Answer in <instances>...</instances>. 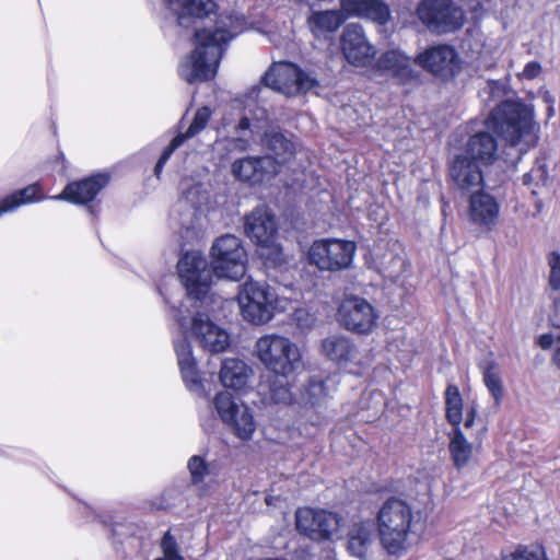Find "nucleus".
<instances>
[{"instance_id": "obj_33", "label": "nucleus", "mask_w": 560, "mask_h": 560, "mask_svg": "<svg viewBox=\"0 0 560 560\" xmlns=\"http://www.w3.org/2000/svg\"><path fill=\"white\" fill-rule=\"evenodd\" d=\"M524 185L530 188L533 196H545L551 191V179L548 175L545 159H537L532 170L523 177Z\"/></svg>"}, {"instance_id": "obj_34", "label": "nucleus", "mask_w": 560, "mask_h": 560, "mask_svg": "<svg viewBox=\"0 0 560 560\" xmlns=\"http://www.w3.org/2000/svg\"><path fill=\"white\" fill-rule=\"evenodd\" d=\"M329 397L325 382L311 378L303 387L299 402L312 409H320L327 405Z\"/></svg>"}, {"instance_id": "obj_17", "label": "nucleus", "mask_w": 560, "mask_h": 560, "mask_svg": "<svg viewBox=\"0 0 560 560\" xmlns=\"http://www.w3.org/2000/svg\"><path fill=\"white\" fill-rule=\"evenodd\" d=\"M232 173L240 180L256 185L275 177L278 174V164L270 155L246 156L233 162Z\"/></svg>"}, {"instance_id": "obj_30", "label": "nucleus", "mask_w": 560, "mask_h": 560, "mask_svg": "<svg viewBox=\"0 0 560 560\" xmlns=\"http://www.w3.org/2000/svg\"><path fill=\"white\" fill-rule=\"evenodd\" d=\"M252 374V369L242 360L225 359L220 371V380L223 386L233 389H242Z\"/></svg>"}, {"instance_id": "obj_25", "label": "nucleus", "mask_w": 560, "mask_h": 560, "mask_svg": "<svg viewBox=\"0 0 560 560\" xmlns=\"http://www.w3.org/2000/svg\"><path fill=\"white\" fill-rule=\"evenodd\" d=\"M345 16L340 11H314L307 19V26L316 39L329 40L343 23Z\"/></svg>"}, {"instance_id": "obj_31", "label": "nucleus", "mask_w": 560, "mask_h": 560, "mask_svg": "<svg viewBox=\"0 0 560 560\" xmlns=\"http://www.w3.org/2000/svg\"><path fill=\"white\" fill-rule=\"evenodd\" d=\"M377 68L400 81H407L413 77L410 59L399 50L384 52L377 60Z\"/></svg>"}, {"instance_id": "obj_32", "label": "nucleus", "mask_w": 560, "mask_h": 560, "mask_svg": "<svg viewBox=\"0 0 560 560\" xmlns=\"http://www.w3.org/2000/svg\"><path fill=\"white\" fill-rule=\"evenodd\" d=\"M168 9L177 15L179 24L185 23L186 18L207 16L214 9L211 0H163Z\"/></svg>"}, {"instance_id": "obj_52", "label": "nucleus", "mask_w": 560, "mask_h": 560, "mask_svg": "<svg viewBox=\"0 0 560 560\" xmlns=\"http://www.w3.org/2000/svg\"><path fill=\"white\" fill-rule=\"evenodd\" d=\"M544 98H545V102L549 103V107H548V116L551 117L553 116V106H552V98H551V95L548 93V92H545L544 93Z\"/></svg>"}, {"instance_id": "obj_47", "label": "nucleus", "mask_w": 560, "mask_h": 560, "mask_svg": "<svg viewBox=\"0 0 560 560\" xmlns=\"http://www.w3.org/2000/svg\"><path fill=\"white\" fill-rule=\"evenodd\" d=\"M505 92V86L499 82H489L482 93L491 98H500Z\"/></svg>"}, {"instance_id": "obj_19", "label": "nucleus", "mask_w": 560, "mask_h": 560, "mask_svg": "<svg viewBox=\"0 0 560 560\" xmlns=\"http://www.w3.org/2000/svg\"><path fill=\"white\" fill-rule=\"evenodd\" d=\"M110 175L106 172L94 174L79 182L68 184L62 192L52 197L56 200H67L83 205L92 201L97 194L107 186Z\"/></svg>"}, {"instance_id": "obj_54", "label": "nucleus", "mask_w": 560, "mask_h": 560, "mask_svg": "<svg viewBox=\"0 0 560 560\" xmlns=\"http://www.w3.org/2000/svg\"><path fill=\"white\" fill-rule=\"evenodd\" d=\"M552 361L560 369V346L556 349Z\"/></svg>"}, {"instance_id": "obj_49", "label": "nucleus", "mask_w": 560, "mask_h": 560, "mask_svg": "<svg viewBox=\"0 0 560 560\" xmlns=\"http://www.w3.org/2000/svg\"><path fill=\"white\" fill-rule=\"evenodd\" d=\"M553 343V337L549 334H546V335H541L538 339V345L542 348V349H548L552 346Z\"/></svg>"}, {"instance_id": "obj_7", "label": "nucleus", "mask_w": 560, "mask_h": 560, "mask_svg": "<svg viewBox=\"0 0 560 560\" xmlns=\"http://www.w3.org/2000/svg\"><path fill=\"white\" fill-rule=\"evenodd\" d=\"M192 307L195 310L198 308L197 305H192ZM174 317L176 318L180 329H183V332H185L187 328L190 329L195 340L203 350L211 353H219L228 349L230 345L229 332L213 322L209 314L195 311L190 319L187 320L186 317L182 315V311L176 310Z\"/></svg>"}, {"instance_id": "obj_45", "label": "nucleus", "mask_w": 560, "mask_h": 560, "mask_svg": "<svg viewBox=\"0 0 560 560\" xmlns=\"http://www.w3.org/2000/svg\"><path fill=\"white\" fill-rule=\"evenodd\" d=\"M180 140H182V138H174L171 141L170 145L165 149V151L163 152V154L161 155V158L159 159V161L154 167V173L156 176H160L164 164L171 158L174 150L180 145Z\"/></svg>"}, {"instance_id": "obj_44", "label": "nucleus", "mask_w": 560, "mask_h": 560, "mask_svg": "<svg viewBox=\"0 0 560 560\" xmlns=\"http://www.w3.org/2000/svg\"><path fill=\"white\" fill-rule=\"evenodd\" d=\"M550 267L549 273V285L552 290H560V255L558 253H551L548 258Z\"/></svg>"}, {"instance_id": "obj_12", "label": "nucleus", "mask_w": 560, "mask_h": 560, "mask_svg": "<svg viewBox=\"0 0 560 560\" xmlns=\"http://www.w3.org/2000/svg\"><path fill=\"white\" fill-rule=\"evenodd\" d=\"M266 88L278 91L287 96L307 92L316 85V80L302 72L290 62H278L270 67L264 77Z\"/></svg>"}, {"instance_id": "obj_51", "label": "nucleus", "mask_w": 560, "mask_h": 560, "mask_svg": "<svg viewBox=\"0 0 560 560\" xmlns=\"http://www.w3.org/2000/svg\"><path fill=\"white\" fill-rule=\"evenodd\" d=\"M232 143H233V145H234V148H235V149H238V150H241V151L246 150V149H247V147H248V142H247V140L242 139V138H240V139H234V140L232 141Z\"/></svg>"}, {"instance_id": "obj_26", "label": "nucleus", "mask_w": 560, "mask_h": 560, "mask_svg": "<svg viewBox=\"0 0 560 560\" xmlns=\"http://www.w3.org/2000/svg\"><path fill=\"white\" fill-rule=\"evenodd\" d=\"M174 348L177 355L178 366L182 372L184 382L190 390H197L200 387V378L192 355L191 345L185 337L175 339Z\"/></svg>"}, {"instance_id": "obj_39", "label": "nucleus", "mask_w": 560, "mask_h": 560, "mask_svg": "<svg viewBox=\"0 0 560 560\" xmlns=\"http://www.w3.org/2000/svg\"><path fill=\"white\" fill-rule=\"evenodd\" d=\"M502 560H547V557L541 546H518L515 551L503 553Z\"/></svg>"}, {"instance_id": "obj_55", "label": "nucleus", "mask_w": 560, "mask_h": 560, "mask_svg": "<svg viewBox=\"0 0 560 560\" xmlns=\"http://www.w3.org/2000/svg\"><path fill=\"white\" fill-rule=\"evenodd\" d=\"M541 208H542V203H541V201H537V202H536V209H537V212H540V211H541Z\"/></svg>"}, {"instance_id": "obj_48", "label": "nucleus", "mask_w": 560, "mask_h": 560, "mask_svg": "<svg viewBox=\"0 0 560 560\" xmlns=\"http://www.w3.org/2000/svg\"><path fill=\"white\" fill-rule=\"evenodd\" d=\"M476 408L474 406H470L467 408L466 418L464 420V427L466 429H469L472 427L475 418H476Z\"/></svg>"}, {"instance_id": "obj_8", "label": "nucleus", "mask_w": 560, "mask_h": 560, "mask_svg": "<svg viewBox=\"0 0 560 560\" xmlns=\"http://www.w3.org/2000/svg\"><path fill=\"white\" fill-rule=\"evenodd\" d=\"M355 250L357 246L351 241L323 238L311 245L307 256L319 270L339 271L351 265Z\"/></svg>"}, {"instance_id": "obj_2", "label": "nucleus", "mask_w": 560, "mask_h": 560, "mask_svg": "<svg viewBox=\"0 0 560 560\" xmlns=\"http://www.w3.org/2000/svg\"><path fill=\"white\" fill-rule=\"evenodd\" d=\"M237 20L221 19L215 30H200L195 33L196 48L179 65V75L188 83L214 78L224 45L238 32Z\"/></svg>"}, {"instance_id": "obj_15", "label": "nucleus", "mask_w": 560, "mask_h": 560, "mask_svg": "<svg viewBox=\"0 0 560 560\" xmlns=\"http://www.w3.org/2000/svg\"><path fill=\"white\" fill-rule=\"evenodd\" d=\"M415 62L432 74L448 79L459 70V58L450 45H435L420 52Z\"/></svg>"}, {"instance_id": "obj_38", "label": "nucleus", "mask_w": 560, "mask_h": 560, "mask_svg": "<svg viewBox=\"0 0 560 560\" xmlns=\"http://www.w3.org/2000/svg\"><path fill=\"white\" fill-rule=\"evenodd\" d=\"M211 115H212V112L209 107L203 106V107L199 108L196 112L195 117H194L190 126L188 127L187 131L184 133H178L175 138H182V140H180V144H182L185 140L195 137L201 130L205 129V127L207 126V124L209 122V120L211 118Z\"/></svg>"}, {"instance_id": "obj_27", "label": "nucleus", "mask_w": 560, "mask_h": 560, "mask_svg": "<svg viewBox=\"0 0 560 560\" xmlns=\"http://www.w3.org/2000/svg\"><path fill=\"white\" fill-rule=\"evenodd\" d=\"M342 10L348 14L371 19L385 24L389 19L387 5L380 0H341Z\"/></svg>"}, {"instance_id": "obj_37", "label": "nucleus", "mask_w": 560, "mask_h": 560, "mask_svg": "<svg viewBox=\"0 0 560 560\" xmlns=\"http://www.w3.org/2000/svg\"><path fill=\"white\" fill-rule=\"evenodd\" d=\"M483 383L495 405H500L504 396V387L498 363L489 362L482 370Z\"/></svg>"}, {"instance_id": "obj_14", "label": "nucleus", "mask_w": 560, "mask_h": 560, "mask_svg": "<svg viewBox=\"0 0 560 560\" xmlns=\"http://www.w3.org/2000/svg\"><path fill=\"white\" fill-rule=\"evenodd\" d=\"M340 43L346 60L354 67H368L376 55L375 47L369 42L359 24L347 25L341 34Z\"/></svg>"}, {"instance_id": "obj_16", "label": "nucleus", "mask_w": 560, "mask_h": 560, "mask_svg": "<svg viewBox=\"0 0 560 560\" xmlns=\"http://www.w3.org/2000/svg\"><path fill=\"white\" fill-rule=\"evenodd\" d=\"M244 231L260 247L275 248L277 225L275 215L267 207H257L245 218Z\"/></svg>"}, {"instance_id": "obj_29", "label": "nucleus", "mask_w": 560, "mask_h": 560, "mask_svg": "<svg viewBox=\"0 0 560 560\" xmlns=\"http://www.w3.org/2000/svg\"><path fill=\"white\" fill-rule=\"evenodd\" d=\"M262 147L278 164V173L281 166L290 161L295 153L294 143L280 132L266 133L261 140Z\"/></svg>"}, {"instance_id": "obj_1", "label": "nucleus", "mask_w": 560, "mask_h": 560, "mask_svg": "<svg viewBox=\"0 0 560 560\" xmlns=\"http://www.w3.org/2000/svg\"><path fill=\"white\" fill-rule=\"evenodd\" d=\"M247 255L238 237L226 234L218 237L211 247V268L198 252L185 253L178 261V275L189 296L202 302L218 278L240 280L246 271Z\"/></svg>"}, {"instance_id": "obj_42", "label": "nucleus", "mask_w": 560, "mask_h": 560, "mask_svg": "<svg viewBox=\"0 0 560 560\" xmlns=\"http://www.w3.org/2000/svg\"><path fill=\"white\" fill-rule=\"evenodd\" d=\"M188 470L190 472L191 482L197 485L203 481L206 476L209 474V468L200 456H192L188 460Z\"/></svg>"}, {"instance_id": "obj_50", "label": "nucleus", "mask_w": 560, "mask_h": 560, "mask_svg": "<svg viewBox=\"0 0 560 560\" xmlns=\"http://www.w3.org/2000/svg\"><path fill=\"white\" fill-rule=\"evenodd\" d=\"M266 118H267V112L262 107H258L253 115V119L256 121H261V120H265Z\"/></svg>"}, {"instance_id": "obj_18", "label": "nucleus", "mask_w": 560, "mask_h": 560, "mask_svg": "<svg viewBox=\"0 0 560 560\" xmlns=\"http://www.w3.org/2000/svg\"><path fill=\"white\" fill-rule=\"evenodd\" d=\"M450 176L455 187L463 192L480 190L483 185V176L480 165L466 154H456L450 165Z\"/></svg>"}, {"instance_id": "obj_10", "label": "nucleus", "mask_w": 560, "mask_h": 560, "mask_svg": "<svg viewBox=\"0 0 560 560\" xmlns=\"http://www.w3.org/2000/svg\"><path fill=\"white\" fill-rule=\"evenodd\" d=\"M339 324L347 330L368 335L376 326L378 314L374 306L359 295H347L338 306Z\"/></svg>"}, {"instance_id": "obj_46", "label": "nucleus", "mask_w": 560, "mask_h": 560, "mask_svg": "<svg viewBox=\"0 0 560 560\" xmlns=\"http://www.w3.org/2000/svg\"><path fill=\"white\" fill-rule=\"evenodd\" d=\"M540 71H541L540 65L536 61H530L524 67L522 73H520V78L532 80V79L537 78L539 75Z\"/></svg>"}, {"instance_id": "obj_36", "label": "nucleus", "mask_w": 560, "mask_h": 560, "mask_svg": "<svg viewBox=\"0 0 560 560\" xmlns=\"http://www.w3.org/2000/svg\"><path fill=\"white\" fill-rule=\"evenodd\" d=\"M463 398L456 385H448L445 390V415L453 429L460 428L464 420Z\"/></svg>"}, {"instance_id": "obj_35", "label": "nucleus", "mask_w": 560, "mask_h": 560, "mask_svg": "<svg viewBox=\"0 0 560 560\" xmlns=\"http://www.w3.org/2000/svg\"><path fill=\"white\" fill-rule=\"evenodd\" d=\"M44 199L40 187L32 184L23 189L16 190L12 195L0 201V215L12 212L19 207Z\"/></svg>"}, {"instance_id": "obj_9", "label": "nucleus", "mask_w": 560, "mask_h": 560, "mask_svg": "<svg viewBox=\"0 0 560 560\" xmlns=\"http://www.w3.org/2000/svg\"><path fill=\"white\" fill-rule=\"evenodd\" d=\"M213 405L222 422L242 441L252 440L257 423L252 409L228 392L218 393Z\"/></svg>"}, {"instance_id": "obj_3", "label": "nucleus", "mask_w": 560, "mask_h": 560, "mask_svg": "<svg viewBox=\"0 0 560 560\" xmlns=\"http://www.w3.org/2000/svg\"><path fill=\"white\" fill-rule=\"evenodd\" d=\"M486 124L516 150L517 160L538 142L539 126L534 120L532 105L503 101L491 110Z\"/></svg>"}, {"instance_id": "obj_41", "label": "nucleus", "mask_w": 560, "mask_h": 560, "mask_svg": "<svg viewBox=\"0 0 560 560\" xmlns=\"http://www.w3.org/2000/svg\"><path fill=\"white\" fill-rule=\"evenodd\" d=\"M408 265L402 257H392L388 264L384 265L381 272L384 278L388 279L393 283L399 282L407 271Z\"/></svg>"}, {"instance_id": "obj_40", "label": "nucleus", "mask_w": 560, "mask_h": 560, "mask_svg": "<svg viewBox=\"0 0 560 560\" xmlns=\"http://www.w3.org/2000/svg\"><path fill=\"white\" fill-rule=\"evenodd\" d=\"M269 396L271 401L278 405L287 406L293 404L295 400L288 382L284 380H276L270 385Z\"/></svg>"}, {"instance_id": "obj_28", "label": "nucleus", "mask_w": 560, "mask_h": 560, "mask_svg": "<svg viewBox=\"0 0 560 560\" xmlns=\"http://www.w3.org/2000/svg\"><path fill=\"white\" fill-rule=\"evenodd\" d=\"M374 540V525L370 521L354 523L349 532L348 550L358 558H365Z\"/></svg>"}, {"instance_id": "obj_20", "label": "nucleus", "mask_w": 560, "mask_h": 560, "mask_svg": "<svg viewBox=\"0 0 560 560\" xmlns=\"http://www.w3.org/2000/svg\"><path fill=\"white\" fill-rule=\"evenodd\" d=\"M183 197L179 201L180 207L188 206L187 212L179 219V225L189 233L194 231L200 221L201 207L208 201V191L201 184H182Z\"/></svg>"}, {"instance_id": "obj_23", "label": "nucleus", "mask_w": 560, "mask_h": 560, "mask_svg": "<svg viewBox=\"0 0 560 560\" xmlns=\"http://www.w3.org/2000/svg\"><path fill=\"white\" fill-rule=\"evenodd\" d=\"M479 191L474 190L470 196V219L477 224L491 226L497 222L499 205L492 196Z\"/></svg>"}, {"instance_id": "obj_53", "label": "nucleus", "mask_w": 560, "mask_h": 560, "mask_svg": "<svg viewBox=\"0 0 560 560\" xmlns=\"http://www.w3.org/2000/svg\"><path fill=\"white\" fill-rule=\"evenodd\" d=\"M249 128H250V118L247 116H244L238 124V129L245 130V129H249Z\"/></svg>"}, {"instance_id": "obj_4", "label": "nucleus", "mask_w": 560, "mask_h": 560, "mask_svg": "<svg viewBox=\"0 0 560 560\" xmlns=\"http://www.w3.org/2000/svg\"><path fill=\"white\" fill-rule=\"evenodd\" d=\"M292 296H280L276 289L266 282L246 280L236 296L242 318L252 325L269 323L277 312L287 310Z\"/></svg>"}, {"instance_id": "obj_13", "label": "nucleus", "mask_w": 560, "mask_h": 560, "mask_svg": "<svg viewBox=\"0 0 560 560\" xmlns=\"http://www.w3.org/2000/svg\"><path fill=\"white\" fill-rule=\"evenodd\" d=\"M296 529L313 540L332 539L341 528L342 518L332 512L301 508L295 513Z\"/></svg>"}, {"instance_id": "obj_22", "label": "nucleus", "mask_w": 560, "mask_h": 560, "mask_svg": "<svg viewBox=\"0 0 560 560\" xmlns=\"http://www.w3.org/2000/svg\"><path fill=\"white\" fill-rule=\"evenodd\" d=\"M480 444L478 439L468 441L462 428L453 429L448 434V452L454 466L457 469L466 467L479 452Z\"/></svg>"}, {"instance_id": "obj_5", "label": "nucleus", "mask_w": 560, "mask_h": 560, "mask_svg": "<svg viewBox=\"0 0 560 560\" xmlns=\"http://www.w3.org/2000/svg\"><path fill=\"white\" fill-rule=\"evenodd\" d=\"M413 512L411 506L396 498L383 503L377 513L380 541L389 555H400L408 547Z\"/></svg>"}, {"instance_id": "obj_11", "label": "nucleus", "mask_w": 560, "mask_h": 560, "mask_svg": "<svg viewBox=\"0 0 560 560\" xmlns=\"http://www.w3.org/2000/svg\"><path fill=\"white\" fill-rule=\"evenodd\" d=\"M418 16L430 31L439 34L454 32L464 24L462 9L451 0H423Z\"/></svg>"}, {"instance_id": "obj_24", "label": "nucleus", "mask_w": 560, "mask_h": 560, "mask_svg": "<svg viewBox=\"0 0 560 560\" xmlns=\"http://www.w3.org/2000/svg\"><path fill=\"white\" fill-rule=\"evenodd\" d=\"M498 151L497 140L488 132L479 131L472 135L462 154H466L477 164H490L495 160Z\"/></svg>"}, {"instance_id": "obj_43", "label": "nucleus", "mask_w": 560, "mask_h": 560, "mask_svg": "<svg viewBox=\"0 0 560 560\" xmlns=\"http://www.w3.org/2000/svg\"><path fill=\"white\" fill-rule=\"evenodd\" d=\"M161 548L163 551V557L155 560H184L183 557L178 553L175 538L170 535V533L164 535L161 542Z\"/></svg>"}, {"instance_id": "obj_21", "label": "nucleus", "mask_w": 560, "mask_h": 560, "mask_svg": "<svg viewBox=\"0 0 560 560\" xmlns=\"http://www.w3.org/2000/svg\"><path fill=\"white\" fill-rule=\"evenodd\" d=\"M320 353L327 360L346 365L359 363V351L354 341L343 334H332L322 340Z\"/></svg>"}, {"instance_id": "obj_6", "label": "nucleus", "mask_w": 560, "mask_h": 560, "mask_svg": "<svg viewBox=\"0 0 560 560\" xmlns=\"http://www.w3.org/2000/svg\"><path fill=\"white\" fill-rule=\"evenodd\" d=\"M255 354L270 372L289 376L302 368V354L296 343L285 336L266 334L255 342Z\"/></svg>"}]
</instances>
